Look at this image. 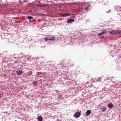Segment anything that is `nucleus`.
Returning a JSON list of instances; mask_svg holds the SVG:
<instances>
[{"label": "nucleus", "instance_id": "1", "mask_svg": "<svg viewBox=\"0 0 121 121\" xmlns=\"http://www.w3.org/2000/svg\"><path fill=\"white\" fill-rule=\"evenodd\" d=\"M81 114L79 112H76L73 115L74 117L77 118L79 117L80 116Z\"/></svg>", "mask_w": 121, "mask_h": 121}, {"label": "nucleus", "instance_id": "2", "mask_svg": "<svg viewBox=\"0 0 121 121\" xmlns=\"http://www.w3.org/2000/svg\"><path fill=\"white\" fill-rule=\"evenodd\" d=\"M59 15L63 17H66L67 16L70 15H71V14L68 13H61V14H60Z\"/></svg>", "mask_w": 121, "mask_h": 121}, {"label": "nucleus", "instance_id": "3", "mask_svg": "<svg viewBox=\"0 0 121 121\" xmlns=\"http://www.w3.org/2000/svg\"><path fill=\"white\" fill-rule=\"evenodd\" d=\"M91 113V111L89 110H87L86 112V116H89Z\"/></svg>", "mask_w": 121, "mask_h": 121}, {"label": "nucleus", "instance_id": "4", "mask_svg": "<svg viewBox=\"0 0 121 121\" xmlns=\"http://www.w3.org/2000/svg\"><path fill=\"white\" fill-rule=\"evenodd\" d=\"M109 34H111L116 35L117 33L116 31V30H112L111 31L109 32Z\"/></svg>", "mask_w": 121, "mask_h": 121}, {"label": "nucleus", "instance_id": "5", "mask_svg": "<svg viewBox=\"0 0 121 121\" xmlns=\"http://www.w3.org/2000/svg\"><path fill=\"white\" fill-rule=\"evenodd\" d=\"M48 40H55V37H52V36H51L49 37H48Z\"/></svg>", "mask_w": 121, "mask_h": 121}, {"label": "nucleus", "instance_id": "6", "mask_svg": "<svg viewBox=\"0 0 121 121\" xmlns=\"http://www.w3.org/2000/svg\"><path fill=\"white\" fill-rule=\"evenodd\" d=\"M74 21V20L73 19H69L67 21L68 23H69L73 22Z\"/></svg>", "mask_w": 121, "mask_h": 121}, {"label": "nucleus", "instance_id": "7", "mask_svg": "<svg viewBox=\"0 0 121 121\" xmlns=\"http://www.w3.org/2000/svg\"><path fill=\"white\" fill-rule=\"evenodd\" d=\"M113 107V105L111 103H110L108 104V107L110 108H112Z\"/></svg>", "mask_w": 121, "mask_h": 121}, {"label": "nucleus", "instance_id": "8", "mask_svg": "<svg viewBox=\"0 0 121 121\" xmlns=\"http://www.w3.org/2000/svg\"><path fill=\"white\" fill-rule=\"evenodd\" d=\"M17 74L18 75H20L22 73V71L21 70H20L19 71H16Z\"/></svg>", "mask_w": 121, "mask_h": 121}, {"label": "nucleus", "instance_id": "9", "mask_svg": "<svg viewBox=\"0 0 121 121\" xmlns=\"http://www.w3.org/2000/svg\"><path fill=\"white\" fill-rule=\"evenodd\" d=\"M43 119V118L41 116H39L37 117L38 120L39 121H42Z\"/></svg>", "mask_w": 121, "mask_h": 121}, {"label": "nucleus", "instance_id": "10", "mask_svg": "<svg viewBox=\"0 0 121 121\" xmlns=\"http://www.w3.org/2000/svg\"><path fill=\"white\" fill-rule=\"evenodd\" d=\"M107 110L106 107H104L101 109V111L102 112H104Z\"/></svg>", "mask_w": 121, "mask_h": 121}, {"label": "nucleus", "instance_id": "11", "mask_svg": "<svg viewBox=\"0 0 121 121\" xmlns=\"http://www.w3.org/2000/svg\"><path fill=\"white\" fill-rule=\"evenodd\" d=\"M116 32L117 35L121 33V30H116Z\"/></svg>", "mask_w": 121, "mask_h": 121}, {"label": "nucleus", "instance_id": "12", "mask_svg": "<svg viewBox=\"0 0 121 121\" xmlns=\"http://www.w3.org/2000/svg\"><path fill=\"white\" fill-rule=\"evenodd\" d=\"M33 18V17L32 16H29L27 17L28 19L29 20L31 19H32Z\"/></svg>", "mask_w": 121, "mask_h": 121}, {"label": "nucleus", "instance_id": "13", "mask_svg": "<svg viewBox=\"0 0 121 121\" xmlns=\"http://www.w3.org/2000/svg\"><path fill=\"white\" fill-rule=\"evenodd\" d=\"M105 32L104 31H103L101 33H99L98 35L99 36V35H101L103 34H104V33H105Z\"/></svg>", "mask_w": 121, "mask_h": 121}, {"label": "nucleus", "instance_id": "14", "mask_svg": "<svg viewBox=\"0 0 121 121\" xmlns=\"http://www.w3.org/2000/svg\"><path fill=\"white\" fill-rule=\"evenodd\" d=\"M101 81V77H100L99 78L98 80H96V81H98L99 82H100Z\"/></svg>", "mask_w": 121, "mask_h": 121}, {"label": "nucleus", "instance_id": "15", "mask_svg": "<svg viewBox=\"0 0 121 121\" xmlns=\"http://www.w3.org/2000/svg\"><path fill=\"white\" fill-rule=\"evenodd\" d=\"M85 9L86 10H88L89 9L88 8V6L87 7H86Z\"/></svg>", "mask_w": 121, "mask_h": 121}, {"label": "nucleus", "instance_id": "16", "mask_svg": "<svg viewBox=\"0 0 121 121\" xmlns=\"http://www.w3.org/2000/svg\"><path fill=\"white\" fill-rule=\"evenodd\" d=\"M44 39L45 40V41L48 40V37H46L45 38H44Z\"/></svg>", "mask_w": 121, "mask_h": 121}, {"label": "nucleus", "instance_id": "17", "mask_svg": "<svg viewBox=\"0 0 121 121\" xmlns=\"http://www.w3.org/2000/svg\"><path fill=\"white\" fill-rule=\"evenodd\" d=\"M46 5H41L39 6H42V7H45L46 6Z\"/></svg>", "mask_w": 121, "mask_h": 121}, {"label": "nucleus", "instance_id": "18", "mask_svg": "<svg viewBox=\"0 0 121 121\" xmlns=\"http://www.w3.org/2000/svg\"><path fill=\"white\" fill-rule=\"evenodd\" d=\"M3 94L1 93H0V97H2L3 96Z\"/></svg>", "mask_w": 121, "mask_h": 121}, {"label": "nucleus", "instance_id": "19", "mask_svg": "<svg viewBox=\"0 0 121 121\" xmlns=\"http://www.w3.org/2000/svg\"><path fill=\"white\" fill-rule=\"evenodd\" d=\"M34 84V85H36V82H34V83H33Z\"/></svg>", "mask_w": 121, "mask_h": 121}, {"label": "nucleus", "instance_id": "20", "mask_svg": "<svg viewBox=\"0 0 121 121\" xmlns=\"http://www.w3.org/2000/svg\"><path fill=\"white\" fill-rule=\"evenodd\" d=\"M104 37L103 36H102V37H101V39H103L104 38ZM99 38H100V37H99Z\"/></svg>", "mask_w": 121, "mask_h": 121}, {"label": "nucleus", "instance_id": "21", "mask_svg": "<svg viewBox=\"0 0 121 121\" xmlns=\"http://www.w3.org/2000/svg\"><path fill=\"white\" fill-rule=\"evenodd\" d=\"M62 95H60V97H61V96H62Z\"/></svg>", "mask_w": 121, "mask_h": 121}]
</instances>
